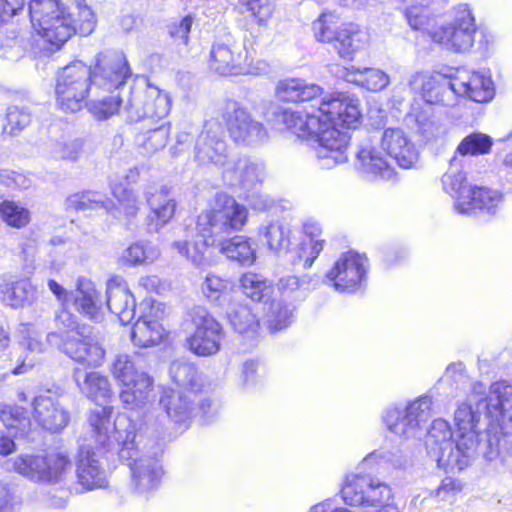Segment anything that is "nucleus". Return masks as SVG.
<instances>
[{
  "instance_id": "1",
  "label": "nucleus",
  "mask_w": 512,
  "mask_h": 512,
  "mask_svg": "<svg viewBox=\"0 0 512 512\" xmlns=\"http://www.w3.org/2000/svg\"><path fill=\"white\" fill-rule=\"evenodd\" d=\"M433 411L432 398L422 395L405 407H388L382 414L387 429L403 440L422 439L426 436L429 457L445 471H462L477 459V441L474 434L458 436L454 443L448 421L435 419L430 429L427 423Z\"/></svg>"
},
{
  "instance_id": "2",
  "label": "nucleus",
  "mask_w": 512,
  "mask_h": 512,
  "mask_svg": "<svg viewBox=\"0 0 512 512\" xmlns=\"http://www.w3.org/2000/svg\"><path fill=\"white\" fill-rule=\"evenodd\" d=\"M278 97L287 102H311V110L279 109L274 121L285 127L300 125L314 129L320 121L331 126L355 129L361 120L359 100L346 93L325 94L322 87L300 78L281 80L276 88Z\"/></svg>"
},
{
  "instance_id": "3",
  "label": "nucleus",
  "mask_w": 512,
  "mask_h": 512,
  "mask_svg": "<svg viewBox=\"0 0 512 512\" xmlns=\"http://www.w3.org/2000/svg\"><path fill=\"white\" fill-rule=\"evenodd\" d=\"M160 424L151 423L145 415L138 424L130 418H122L113 427L111 444L101 445L107 451H116L121 461H126L131 471V483L135 492L147 496L160 486L164 470L160 457L163 448L156 434Z\"/></svg>"
},
{
  "instance_id": "4",
  "label": "nucleus",
  "mask_w": 512,
  "mask_h": 512,
  "mask_svg": "<svg viewBox=\"0 0 512 512\" xmlns=\"http://www.w3.org/2000/svg\"><path fill=\"white\" fill-rule=\"evenodd\" d=\"M484 392L482 383H474L467 401L458 405L454 420L458 436L474 434L479 444L477 458L481 455L485 461L491 462L499 456V436L489 430L478 431L477 424L482 411H485L492 426L505 434L512 431V385L499 381L491 385L488 396L480 397Z\"/></svg>"
},
{
  "instance_id": "5",
  "label": "nucleus",
  "mask_w": 512,
  "mask_h": 512,
  "mask_svg": "<svg viewBox=\"0 0 512 512\" xmlns=\"http://www.w3.org/2000/svg\"><path fill=\"white\" fill-rule=\"evenodd\" d=\"M247 208L224 192L216 193L210 207L202 211L195 226L186 225L172 248L199 267L205 261L208 246H215L219 237L240 231L247 222Z\"/></svg>"
},
{
  "instance_id": "6",
  "label": "nucleus",
  "mask_w": 512,
  "mask_h": 512,
  "mask_svg": "<svg viewBox=\"0 0 512 512\" xmlns=\"http://www.w3.org/2000/svg\"><path fill=\"white\" fill-rule=\"evenodd\" d=\"M29 13L34 29L55 49L75 33L91 34L97 23L85 0H31Z\"/></svg>"
},
{
  "instance_id": "7",
  "label": "nucleus",
  "mask_w": 512,
  "mask_h": 512,
  "mask_svg": "<svg viewBox=\"0 0 512 512\" xmlns=\"http://www.w3.org/2000/svg\"><path fill=\"white\" fill-rule=\"evenodd\" d=\"M390 459L384 452L374 451L367 455L357 472L348 474L341 489L344 502L351 506L371 508L373 512H399L392 502V490L388 484L372 474L373 465Z\"/></svg>"
},
{
  "instance_id": "8",
  "label": "nucleus",
  "mask_w": 512,
  "mask_h": 512,
  "mask_svg": "<svg viewBox=\"0 0 512 512\" xmlns=\"http://www.w3.org/2000/svg\"><path fill=\"white\" fill-rule=\"evenodd\" d=\"M73 378L81 393L99 405L91 411L89 423L97 443L109 446L110 436L115 434L113 427L125 417H118L114 422L111 421L112 407L105 405L111 396L108 378L99 372H84L80 369L74 371Z\"/></svg>"
},
{
  "instance_id": "9",
  "label": "nucleus",
  "mask_w": 512,
  "mask_h": 512,
  "mask_svg": "<svg viewBox=\"0 0 512 512\" xmlns=\"http://www.w3.org/2000/svg\"><path fill=\"white\" fill-rule=\"evenodd\" d=\"M116 381L122 385L120 401L126 409L144 408L152 399L153 380L142 365L138 353L119 354L111 366Z\"/></svg>"
},
{
  "instance_id": "10",
  "label": "nucleus",
  "mask_w": 512,
  "mask_h": 512,
  "mask_svg": "<svg viewBox=\"0 0 512 512\" xmlns=\"http://www.w3.org/2000/svg\"><path fill=\"white\" fill-rule=\"evenodd\" d=\"M278 129L289 130L299 138H312L317 143L315 155L318 165L322 169H332L336 165L345 163L348 160L347 149L350 135L347 130H340L338 127L331 126L327 122L320 121L314 129H306L300 125L295 127H285L275 122Z\"/></svg>"
},
{
  "instance_id": "11",
  "label": "nucleus",
  "mask_w": 512,
  "mask_h": 512,
  "mask_svg": "<svg viewBox=\"0 0 512 512\" xmlns=\"http://www.w3.org/2000/svg\"><path fill=\"white\" fill-rule=\"evenodd\" d=\"M92 84V67L76 60L62 68L57 75L56 104L64 112H77L86 104Z\"/></svg>"
},
{
  "instance_id": "12",
  "label": "nucleus",
  "mask_w": 512,
  "mask_h": 512,
  "mask_svg": "<svg viewBox=\"0 0 512 512\" xmlns=\"http://www.w3.org/2000/svg\"><path fill=\"white\" fill-rule=\"evenodd\" d=\"M14 469L30 481L56 485L63 483L72 469V463L63 452L22 454L14 461Z\"/></svg>"
},
{
  "instance_id": "13",
  "label": "nucleus",
  "mask_w": 512,
  "mask_h": 512,
  "mask_svg": "<svg viewBox=\"0 0 512 512\" xmlns=\"http://www.w3.org/2000/svg\"><path fill=\"white\" fill-rule=\"evenodd\" d=\"M47 342L72 360L89 367L101 365L104 359L105 351L99 337L93 328L87 325H82L72 333L49 332Z\"/></svg>"
},
{
  "instance_id": "14",
  "label": "nucleus",
  "mask_w": 512,
  "mask_h": 512,
  "mask_svg": "<svg viewBox=\"0 0 512 512\" xmlns=\"http://www.w3.org/2000/svg\"><path fill=\"white\" fill-rule=\"evenodd\" d=\"M123 116L129 122L149 119L152 122L165 118L171 109L169 94L158 87L147 84L134 86L127 90L123 99Z\"/></svg>"
},
{
  "instance_id": "15",
  "label": "nucleus",
  "mask_w": 512,
  "mask_h": 512,
  "mask_svg": "<svg viewBox=\"0 0 512 512\" xmlns=\"http://www.w3.org/2000/svg\"><path fill=\"white\" fill-rule=\"evenodd\" d=\"M210 67L220 75L262 74L269 71L265 61H257L248 55L246 48L229 38L216 41L210 51Z\"/></svg>"
},
{
  "instance_id": "16",
  "label": "nucleus",
  "mask_w": 512,
  "mask_h": 512,
  "mask_svg": "<svg viewBox=\"0 0 512 512\" xmlns=\"http://www.w3.org/2000/svg\"><path fill=\"white\" fill-rule=\"evenodd\" d=\"M453 21L431 32V39L454 52H466L474 45L476 24L468 4L454 8Z\"/></svg>"
},
{
  "instance_id": "17",
  "label": "nucleus",
  "mask_w": 512,
  "mask_h": 512,
  "mask_svg": "<svg viewBox=\"0 0 512 512\" xmlns=\"http://www.w3.org/2000/svg\"><path fill=\"white\" fill-rule=\"evenodd\" d=\"M131 74L128 60L123 52H100L96 56L92 69V84L95 89L108 93L127 92L124 86Z\"/></svg>"
},
{
  "instance_id": "18",
  "label": "nucleus",
  "mask_w": 512,
  "mask_h": 512,
  "mask_svg": "<svg viewBox=\"0 0 512 512\" xmlns=\"http://www.w3.org/2000/svg\"><path fill=\"white\" fill-rule=\"evenodd\" d=\"M194 332L187 338L189 350L197 356H211L220 350L224 336L221 324L203 307L189 312Z\"/></svg>"
},
{
  "instance_id": "19",
  "label": "nucleus",
  "mask_w": 512,
  "mask_h": 512,
  "mask_svg": "<svg viewBox=\"0 0 512 512\" xmlns=\"http://www.w3.org/2000/svg\"><path fill=\"white\" fill-rule=\"evenodd\" d=\"M223 119L231 139L238 144L254 146L268 137L263 123L253 119L247 108L238 102L226 103Z\"/></svg>"
},
{
  "instance_id": "20",
  "label": "nucleus",
  "mask_w": 512,
  "mask_h": 512,
  "mask_svg": "<svg viewBox=\"0 0 512 512\" xmlns=\"http://www.w3.org/2000/svg\"><path fill=\"white\" fill-rule=\"evenodd\" d=\"M367 268V257L350 251L338 258L325 278L336 291L353 293L366 283Z\"/></svg>"
},
{
  "instance_id": "21",
  "label": "nucleus",
  "mask_w": 512,
  "mask_h": 512,
  "mask_svg": "<svg viewBox=\"0 0 512 512\" xmlns=\"http://www.w3.org/2000/svg\"><path fill=\"white\" fill-rule=\"evenodd\" d=\"M195 161L200 165H214L222 170L229 163L228 145L224 130L216 119L205 122L203 130L195 141Z\"/></svg>"
},
{
  "instance_id": "22",
  "label": "nucleus",
  "mask_w": 512,
  "mask_h": 512,
  "mask_svg": "<svg viewBox=\"0 0 512 512\" xmlns=\"http://www.w3.org/2000/svg\"><path fill=\"white\" fill-rule=\"evenodd\" d=\"M409 86L414 92L420 93L422 99L429 104L453 106L456 103L454 76L429 75L417 72L412 75Z\"/></svg>"
},
{
  "instance_id": "23",
  "label": "nucleus",
  "mask_w": 512,
  "mask_h": 512,
  "mask_svg": "<svg viewBox=\"0 0 512 512\" xmlns=\"http://www.w3.org/2000/svg\"><path fill=\"white\" fill-rule=\"evenodd\" d=\"M33 417L45 430L51 433L61 432L70 421V412L58 397L45 392L32 400Z\"/></svg>"
},
{
  "instance_id": "24",
  "label": "nucleus",
  "mask_w": 512,
  "mask_h": 512,
  "mask_svg": "<svg viewBox=\"0 0 512 512\" xmlns=\"http://www.w3.org/2000/svg\"><path fill=\"white\" fill-rule=\"evenodd\" d=\"M454 88H456V96L467 97L478 103L489 102L495 94L491 75L485 70H458L454 76Z\"/></svg>"
},
{
  "instance_id": "25",
  "label": "nucleus",
  "mask_w": 512,
  "mask_h": 512,
  "mask_svg": "<svg viewBox=\"0 0 512 512\" xmlns=\"http://www.w3.org/2000/svg\"><path fill=\"white\" fill-rule=\"evenodd\" d=\"M196 397L197 395L193 392L166 389L159 404L172 423L179 428L186 429L192 418L197 415Z\"/></svg>"
},
{
  "instance_id": "26",
  "label": "nucleus",
  "mask_w": 512,
  "mask_h": 512,
  "mask_svg": "<svg viewBox=\"0 0 512 512\" xmlns=\"http://www.w3.org/2000/svg\"><path fill=\"white\" fill-rule=\"evenodd\" d=\"M144 195L150 208L145 220L147 229L149 232H158L173 218L176 201L169 196V189L165 186H149Z\"/></svg>"
},
{
  "instance_id": "27",
  "label": "nucleus",
  "mask_w": 512,
  "mask_h": 512,
  "mask_svg": "<svg viewBox=\"0 0 512 512\" xmlns=\"http://www.w3.org/2000/svg\"><path fill=\"white\" fill-rule=\"evenodd\" d=\"M380 146L386 155L403 169L413 168L418 162L419 151L416 145L401 129H386L382 134Z\"/></svg>"
},
{
  "instance_id": "28",
  "label": "nucleus",
  "mask_w": 512,
  "mask_h": 512,
  "mask_svg": "<svg viewBox=\"0 0 512 512\" xmlns=\"http://www.w3.org/2000/svg\"><path fill=\"white\" fill-rule=\"evenodd\" d=\"M76 477L83 490L90 491L107 486V474L97 453L88 446L79 449L76 459Z\"/></svg>"
},
{
  "instance_id": "29",
  "label": "nucleus",
  "mask_w": 512,
  "mask_h": 512,
  "mask_svg": "<svg viewBox=\"0 0 512 512\" xmlns=\"http://www.w3.org/2000/svg\"><path fill=\"white\" fill-rule=\"evenodd\" d=\"M106 306L123 325L131 322L135 316L136 301L126 281L121 276H113L107 281Z\"/></svg>"
},
{
  "instance_id": "30",
  "label": "nucleus",
  "mask_w": 512,
  "mask_h": 512,
  "mask_svg": "<svg viewBox=\"0 0 512 512\" xmlns=\"http://www.w3.org/2000/svg\"><path fill=\"white\" fill-rule=\"evenodd\" d=\"M222 178L230 186H238L249 191L264 180L265 166L262 162L249 158L229 161L222 171Z\"/></svg>"
},
{
  "instance_id": "31",
  "label": "nucleus",
  "mask_w": 512,
  "mask_h": 512,
  "mask_svg": "<svg viewBox=\"0 0 512 512\" xmlns=\"http://www.w3.org/2000/svg\"><path fill=\"white\" fill-rule=\"evenodd\" d=\"M0 412L7 422V433L0 434V454L9 455L16 450L13 434L28 435L31 421L27 410L18 405L4 404L0 407Z\"/></svg>"
},
{
  "instance_id": "32",
  "label": "nucleus",
  "mask_w": 512,
  "mask_h": 512,
  "mask_svg": "<svg viewBox=\"0 0 512 512\" xmlns=\"http://www.w3.org/2000/svg\"><path fill=\"white\" fill-rule=\"evenodd\" d=\"M19 333L22 337L19 347L22 349L24 356L17 359V365L12 369L13 375H21L30 371L37 362V355L46 350L47 340H42V334L32 324H21Z\"/></svg>"
},
{
  "instance_id": "33",
  "label": "nucleus",
  "mask_w": 512,
  "mask_h": 512,
  "mask_svg": "<svg viewBox=\"0 0 512 512\" xmlns=\"http://www.w3.org/2000/svg\"><path fill=\"white\" fill-rule=\"evenodd\" d=\"M356 167L373 179L392 180L395 176L394 168L371 140H366L359 146Z\"/></svg>"
},
{
  "instance_id": "34",
  "label": "nucleus",
  "mask_w": 512,
  "mask_h": 512,
  "mask_svg": "<svg viewBox=\"0 0 512 512\" xmlns=\"http://www.w3.org/2000/svg\"><path fill=\"white\" fill-rule=\"evenodd\" d=\"M73 297L75 307L80 314L95 322L103 320V301L92 281L79 278Z\"/></svg>"
},
{
  "instance_id": "35",
  "label": "nucleus",
  "mask_w": 512,
  "mask_h": 512,
  "mask_svg": "<svg viewBox=\"0 0 512 512\" xmlns=\"http://www.w3.org/2000/svg\"><path fill=\"white\" fill-rule=\"evenodd\" d=\"M464 159L458 156H453L449 163L447 172L442 176V185L444 190L455 198V210L465 211L467 208L464 206L466 199L464 195L469 196L470 191L474 187L467 184L466 174L462 171Z\"/></svg>"
},
{
  "instance_id": "36",
  "label": "nucleus",
  "mask_w": 512,
  "mask_h": 512,
  "mask_svg": "<svg viewBox=\"0 0 512 512\" xmlns=\"http://www.w3.org/2000/svg\"><path fill=\"white\" fill-rule=\"evenodd\" d=\"M3 302L12 308L31 305L37 299V287L29 278L4 279L0 284Z\"/></svg>"
},
{
  "instance_id": "37",
  "label": "nucleus",
  "mask_w": 512,
  "mask_h": 512,
  "mask_svg": "<svg viewBox=\"0 0 512 512\" xmlns=\"http://www.w3.org/2000/svg\"><path fill=\"white\" fill-rule=\"evenodd\" d=\"M229 234L219 237L215 246H218L220 252L229 260L235 261L242 266H251L256 260V249L253 241L243 235H236L229 239Z\"/></svg>"
},
{
  "instance_id": "38",
  "label": "nucleus",
  "mask_w": 512,
  "mask_h": 512,
  "mask_svg": "<svg viewBox=\"0 0 512 512\" xmlns=\"http://www.w3.org/2000/svg\"><path fill=\"white\" fill-rule=\"evenodd\" d=\"M258 235L262 243L276 254L287 253L292 243L291 227L281 220L262 223Z\"/></svg>"
},
{
  "instance_id": "39",
  "label": "nucleus",
  "mask_w": 512,
  "mask_h": 512,
  "mask_svg": "<svg viewBox=\"0 0 512 512\" xmlns=\"http://www.w3.org/2000/svg\"><path fill=\"white\" fill-rule=\"evenodd\" d=\"M295 306L291 301L273 296L264 302V321L271 332L288 328L294 321Z\"/></svg>"
},
{
  "instance_id": "40",
  "label": "nucleus",
  "mask_w": 512,
  "mask_h": 512,
  "mask_svg": "<svg viewBox=\"0 0 512 512\" xmlns=\"http://www.w3.org/2000/svg\"><path fill=\"white\" fill-rule=\"evenodd\" d=\"M345 81L356 84L368 91H380L384 89L390 82L389 76L382 70L377 68H342L338 74Z\"/></svg>"
},
{
  "instance_id": "41",
  "label": "nucleus",
  "mask_w": 512,
  "mask_h": 512,
  "mask_svg": "<svg viewBox=\"0 0 512 512\" xmlns=\"http://www.w3.org/2000/svg\"><path fill=\"white\" fill-rule=\"evenodd\" d=\"M466 199L465 211H459V214L468 215L475 213L477 210L487 213L489 215H495L503 201V195L492 189L474 186L470 191L469 196L464 195Z\"/></svg>"
},
{
  "instance_id": "42",
  "label": "nucleus",
  "mask_w": 512,
  "mask_h": 512,
  "mask_svg": "<svg viewBox=\"0 0 512 512\" xmlns=\"http://www.w3.org/2000/svg\"><path fill=\"white\" fill-rule=\"evenodd\" d=\"M166 335L162 324L151 316L144 315L138 318L131 331V340L134 345L147 348L158 345Z\"/></svg>"
},
{
  "instance_id": "43",
  "label": "nucleus",
  "mask_w": 512,
  "mask_h": 512,
  "mask_svg": "<svg viewBox=\"0 0 512 512\" xmlns=\"http://www.w3.org/2000/svg\"><path fill=\"white\" fill-rule=\"evenodd\" d=\"M367 39L366 32L360 30L357 25L349 23L337 30L334 47L341 58L351 60L356 51L366 44Z\"/></svg>"
},
{
  "instance_id": "44",
  "label": "nucleus",
  "mask_w": 512,
  "mask_h": 512,
  "mask_svg": "<svg viewBox=\"0 0 512 512\" xmlns=\"http://www.w3.org/2000/svg\"><path fill=\"white\" fill-rule=\"evenodd\" d=\"M224 310L231 326L239 334H253L257 331L259 320L249 305L233 301Z\"/></svg>"
},
{
  "instance_id": "45",
  "label": "nucleus",
  "mask_w": 512,
  "mask_h": 512,
  "mask_svg": "<svg viewBox=\"0 0 512 512\" xmlns=\"http://www.w3.org/2000/svg\"><path fill=\"white\" fill-rule=\"evenodd\" d=\"M169 373L172 381L179 386L196 394L202 387V380L193 363L185 360H175L170 364Z\"/></svg>"
},
{
  "instance_id": "46",
  "label": "nucleus",
  "mask_w": 512,
  "mask_h": 512,
  "mask_svg": "<svg viewBox=\"0 0 512 512\" xmlns=\"http://www.w3.org/2000/svg\"><path fill=\"white\" fill-rule=\"evenodd\" d=\"M202 291L212 304L222 309L230 306L234 301L229 280L214 274L206 276Z\"/></svg>"
},
{
  "instance_id": "47",
  "label": "nucleus",
  "mask_w": 512,
  "mask_h": 512,
  "mask_svg": "<svg viewBox=\"0 0 512 512\" xmlns=\"http://www.w3.org/2000/svg\"><path fill=\"white\" fill-rule=\"evenodd\" d=\"M113 203L103 194L95 191H86L70 195L65 201L66 210L87 211L106 210L110 211Z\"/></svg>"
},
{
  "instance_id": "48",
  "label": "nucleus",
  "mask_w": 512,
  "mask_h": 512,
  "mask_svg": "<svg viewBox=\"0 0 512 512\" xmlns=\"http://www.w3.org/2000/svg\"><path fill=\"white\" fill-rule=\"evenodd\" d=\"M314 281L313 277L305 275L301 278L289 275L279 279L277 283V290L279 292V297L284 299L290 298L293 301L303 300L307 292L311 288H315L316 283L311 285ZM278 297V295H276Z\"/></svg>"
},
{
  "instance_id": "49",
  "label": "nucleus",
  "mask_w": 512,
  "mask_h": 512,
  "mask_svg": "<svg viewBox=\"0 0 512 512\" xmlns=\"http://www.w3.org/2000/svg\"><path fill=\"white\" fill-rule=\"evenodd\" d=\"M493 139L482 132H472L458 144L454 156L463 159L465 156H479L490 153Z\"/></svg>"
},
{
  "instance_id": "50",
  "label": "nucleus",
  "mask_w": 512,
  "mask_h": 512,
  "mask_svg": "<svg viewBox=\"0 0 512 512\" xmlns=\"http://www.w3.org/2000/svg\"><path fill=\"white\" fill-rule=\"evenodd\" d=\"M126 92L110 93L102 99L92 100L89 104V111L98 120H106L116 113L123 115V104H125Z\"/></svg>"
},
{
  "instance_id": "51",
  "label": "nucleus",
  "mask_w": 512,
  "mask_h": 512,
  "mask_svg": "<svg viewBox=\"0 0 512 512\" xmlns=\"http://www.w3.org/2000/svg\"><path fill=\"white\" fill-rule=\"evenodd\" d=\"M168 136L169 128L164 125H160L157 128L150 129L137 135L136 143L141 154L151 156L166 146Z\"/></svg>"
},
{
  "instance_id": "52",
  "label": "nucleus",
  "mask_w": 512,
  "mask_h": 512,
  "mask_svg": "<svg viewBox=\"0 0 512 512\" xmlns=\"http://www.w3.org/2000/svg\"><path fill=\"white\" fill-rule=\"evenodd\" d=\"M0 219L8 226L21 229L29 224L31 214L28 208L13 200L0 203Z\"/></svg>"
},
{
  "instance_id": "53",
  "label": "nucleus",
  "mask_w": 512,
  "mask_h": 512,
  "mask_svg": "<svg viewBox=\"0 0 512 512\" xmlns=\"http://www.w3.org/2000/svg\"><path fill=\"white\" fill-rule=\"evenodd\" d=\"M243 293L253 301H262L271 290V282L262 274L246 272L240 278Z\"/></svg>"
},
{
  "instance_id": "54",
  "label": "nucleus",
  "mask_w": 512,
  "mask_h": 512,
  "mask_svg": "<svg viewBox=\"0 0 512 512\" xmlns=\"http://www.w3.org/2000/svg\"><path fill=\"white\" fill-rule=\"evenodd\" d=\"M159 251L149 243L137 242L125 249L121 255V262L126 265H139L155 261Z\"/></svg>"
},
{
  "instance_id": "55",
  "label": "nucleus",
  "mask_w": 512,
  "mask_h": 512,
  "mask_svg": "<svg viewBox=\"0 0 512 512\" xmlns=\"http://www.w3.org/2000/svg\"><path fill=\"white\" fill-rule=\"evenodd\" d=\"M112 194L119 201L125 215L131 219L134 218L139 211V201L136 195L122 184L111 181Z\"/></svg>"
},
{
  "instance_id": "56",
  "label": "nucleus",
  "mask_w": 512,
  "mask_h": 512,
  "mask_svg": "<svg viewBox=\"0 0 512 512\" xmlns=\"http://www.w3.org/2000/svg\"><path fill=\"white\" fill-rule=\"evenodd\" d=\"M7 124L4 126L5 132L16 135L27 127L31 122V114L24 107L11 106L6 113Z\"/></svg>"
},
{
  "instance_id": "57",
  "label": "nucleus",
  "mask_w": 512,
  "mask_h": 512,
  "mask_svg": "<svg viewBox=\"0 0 512 512\" xmlns=\"http://www.w3.org/2000/svg\"><path fill=\"white\" fill-rule=\"evenodd\" d=\"M312 30L314 37L320 42H332L335 41L337 33L336 23L332 14L323 13L318 19L313 21Z\"/></svg>"
},
{
  "instance_id": "58",
  "label": "nucleus",
  "mask_w": 512,
  "mask_h": 512,
  "mask_svg": "<svg viewBox=\"0 0 512 512\" xmlns=\"http://www.w3.org/2000/svg\"><path fill=\"white\" fill-rule=\"evenodd\" d=\"M405 17L413 30L427 32L431 36L432 31L429 30V7L417 6L415 4L407 5L405 8Z\"/></svg>"
},
{
  "instance_id": "59",
  "label": "nucleus",
  "mask_w": 512,
  "mask_h": 512,
  "mask_svg": "<svg viewBox=\"0 0 512 512\" xmlns=\"http://www.w3.org/2000/svg\"><path fill=\"white\" fill-rule=\"evenodd\" d=\"M325 241L322 239L310 240L309 243H302L299 247L297 258L293 260L294 265H302L308 269L312 266L324 248Z\"/></svg>"
},
{
  "instance_id": "60",
  "label": "nucleus",
  "mask_w": 512,
  "mask_h": 512,
  "mask_svg": "<svg viewBox=\"0 0 512 512\" xmlns=\"http://www.w3.org/2000/svg\"><path fill=\"white\" fill-rule=\"evenodd\" d=\"M239 5L243 11L250 12L259 25H264L274 10L269 0H239Z\"/></svg>"
},
{
  "instance_id": "61",
  "label": "nucleus",
  "mask_w": 512,
  "mask_h": 512,
  "mask_svg": "<svg viewBox=\"0 0 512 512\" xmlns=\"http://www.w3.org/2000/svg\"><path fill=\"white\" fill-rule=\"evenodd\" d=\"M66 241L62 237H52L46 245L49 256V268L54 272H59L65 260Z\"/></svg>"
},
{
  "instance_id": "62",
  "label": "nucleus",
  "mask_w": 512,
  "mask_h": 512,
  "mask_svg": "<svg viewBox=\"0 0 512 512\" xmlns=\"http://www.w3.org/2000/svg\"><path fill=\"white\" fill-rule=\"evenodd\" d=\"M83 149V141L81 139H73L64 143H57L52 152V157L57 159L77 160Z\"/></svg>"
},
{
  "instance_id": "63",
  "label": "nucleus",
  "mask_w": 512,
  "mask_h": 512,
  "mask_svg": "<svg viewBox=\"0 0 512 512\" xmlns=\"http://www.w3.org/2000/svg\"><path fill=\"white\" fill-rule=\"evenodd\" d=\"M443 379L450 382L451 385L455 384L456 388L460 389H464L465 386L469 384V378L462 362H455L448 365Z\"/></svg>"
},
{
  "instance_id": "64",
  "label": "nucleus",
  "mask_w": 512,
  "mask_h": 512,
  "mask_svg": "<svg viewBox=\"0 0 512 512\" xmlns=\"http://www.w3.org/2000/svg\"><path fill=\"white\" fill-rule=\"evenodd\" d=\"M193 17L186 15L178 22H174L169 26V34L174 40H179L183 44L188 43V35L193 25Z\"/></svg>"
}]
</instances>
